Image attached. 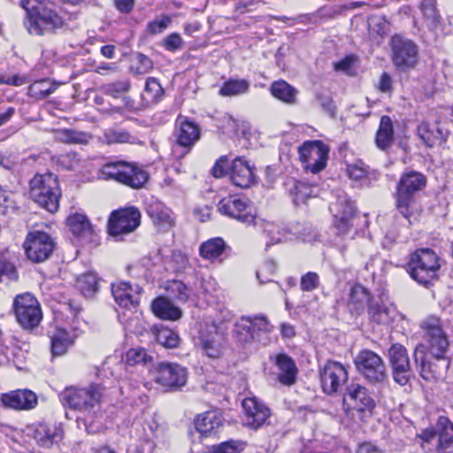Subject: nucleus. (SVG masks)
<instances>
[{"label":"nucleus","mask_w":453,"mask_h":453,"mask_svg":"<svg viewBox=\"0 0 453 453\" xmlns=\"http://www.w3.org/2000/svg\"><path fill=\"white\" fill-rule=\"evenodd\" d=\"M421 327L425 331L427 344L417 346L414 359L416 364H419L420 375L424 380H437L443 376L449 366L446 358L449 341L440 319L436 317L425 319Z\"/></svg>","instance_id":"obj_1"},{"label":"nucleus","mask_w":453,"mask_h":453,"mask_svg":"<svg viewBox=\"0 0 453 453\" xmlns=\"http://www.w3.org/2000/svg\"><path fill=\"white\" fill-rule=\"evenodd\" d=\"M19 5L26 12L24 26L35 36L55 35L68 27L71 15L57 9L50 0H20Z\"/></svg>","instance_id":"obj_2"},{"label":"nucleus","mask_w":453,"mask_h":453,"mask_svg":"<svg viewBox=\"0 0 453 453\" xmlns=\"http://www.w3.org/2000/svg\"><path fill=\"white\" fill-rule=\"evenodd\" d=\"M61 196L58 178L52 173H37L29 181L30 198L50 213L58 210Z\"/></svg>","instance_id":"obj_3"},{"label":"nucleus","mask_w":453,"mask_h":453,"mask_svg":"<svg viewBox=\"0 0 453 453\" xmlns=\"http://www.w3.org/2000/svg\"><path fill=\"white\" fill-rule=\"evenodd\" d=\"M441 268L439 256L431 249H418L410 255L407 271L419 284L427 285L437 278Z\"/></svg>","instance_id":"obj_4"},{"label":"nucleus","mask_w":453,"mask_h":453,"mask_svg":"<svg viewBox=\"0 0 453 453\" xmlns=\"http://www.w3.org/2000/svg\"><path fill=\"white\" fill-rule=\"evenodd\" d=\"M104 390L100 384L82 388H68L62 393L61 401L70 409L90 413L100 407Z\"/></svg>","instance_id":"obj_5"},{"label":"nucleus","mask_w":453,"mask_h":453,"mask_svg":"<svg viewBox=\"0 0 453 453\" xmlns=\"http://www.w3.org/2000/svg\"><path fill=\"white\" fill-rule=\"evenodd\" d=\"M426 184V177L415 171L403 173L397 185L396 208L411 224L412 211L415 205L414 194Z\"/></svg>","instance_id":"obj_6"},{"label":"nucleus","mask_w":453,"mask_h":453,"mask_svg":"<svg viewBox=\"0 0 453 453\" xmlns=\"http://www.w3.org/2000/svg\"><path fill=\"white\" fill-rule=\"evenodd\" d=\"M345 412L354 422H366L372 415L375 402L366 388L351 385L343 398Z\"/></svg>","instance_id":"obj_7"},{"label":"nucleus","mask_w":453,"mask_h":453,"mask_svg":"<svg viewBox=\"0 0 453 453\" xmlns=\"http://www.w3.org/2000/svg\"><path fill=\"white\" fill-rule=\"evenodd\" d=\"M102 173L106 179L114 180L132 188H142L149 180L147 172L125 161L106 164Z\"/></svg>","instance_id":"obj_8"},{"label":"nucleus","mask_w":453,"mask_h":453,"mask_svg":"<svg viewBox=\"0 0 453 453\" xmlns=\"http://www.w3.org/2000/svg\"><path fill=\"white\" fill-rule=\"evenodd\" d=\"M357 372L371 384H382L388 379L383 359L370 349L360 350L354 359Z\"/></svg>","instance_id":"obj_9"},{"label":"nucleus","mask_w":453,"mask_h":453,"mask_svg":"<svg viewBox=\"0 0 453 453\" xmlns=\"http://www.w3.org/2000/svg\"><path fill=\"white\" fill-rule=\"evenodd\" d=\"M226 335L212 320L200 323L196 344L211 358H219L225 347Z\"/></svg>","instance_id":"obj_10"},{"label":"nucleus","mask_w":453,"mask_h":453,"mask_svg":"<svg viewBox=\"0 0 453 453\" xmlns=\"http://www.w3.org/2000/svg\"><path fill=\"white\" fill-rule=\"evenodd\" d=\"M23 247L30 261L42 263L52 255L56 242L46 232L32 231L27 234Z\"/></svg>","instance_id":"obj_11"},{"label":"nucleus","mask_w":453,"mask_h":453,"mask_svg":"<svg viewBox=\"0 0 453 453\" xmlns=\"http://www.w3.org/2000/svg\"><path fill=\"white\" fill-rule=\"evenodd\" d=\"M13 309L17 321L23 328L32 329L42 320V313L40 304L36 298L28 293L17 296Z\"/></svg>","instance_id":"obj_12"},{"label":"nucleus","mask_w":453,"mask_h":453,"mask_svg":"<svg viewBox=\"0 0 453 453\" xmlns=\"http://www.w3.org/2000/svg\"><path fill=\"white\" fill-rule=\"evenodd\" d=\"M392 62L400 71H406L415 67L418 60V49L417 44L401 35H394L391 39Z\"/></svg>","instance_id":"obj_13"},{"label":"nucleus","mask_w":453,"mask_h":453,"mask_svg":"<svg viewBox=\"0 0 453 453\" xmlns=\"http://www.w3.org/2000/svg\"><path fill=\"white\" fill-rule=\"evenodd\" d=\"M298 153L303 167L317 173L326 166L329 147L319 140L307 141L299 147Z\"/></svg>","instance_id":"obj_14"},{"label":"nucleus","mask_w":453,"mask_h":453,"mask_svg":"<svg viewBox=\"0 0 453 453\" xmlns=\"http://www.w3.org/2000/svg\"><path fill=\"white\" fill-rule=\"evenodd\" d=\"M218 210L222 215L251 224L256 219L253 205L246 198L237 195H230L222 198L218 203Z\"/></svg>","instance_id":"obj_15"},{"label":"nucleus","mask_w":453,"mask_h":453,"mask_svg":"<svg viewBox=\"0 0 453 453\" xmlns=\"http://www.w3.org/2000/svg\"><path fill=\"white\" fill-rule=\"evenodd\" d=\"M141 223V213L134 207L123 208L111 213L108 232L111 236L130 234Z\"/></svg>","instance_id":"obj_16"},{"label":"nucleus","mask_w":453,"mask_h":453,"mask_svg":"<svg viewBox=\"0 0 453 453\" xmlns=\"http://www.w3.org/2000/svg\"><path fill=\"white\" fill-rule=\"evenodd\" d=\"M334 216V227L338 234H346L353 226L355 207L345 193L337 196L336 201L330 205Z\"/></svg>","instance_id":"obj_17"},{"label":"nucleus","mask_w":453,"mask_h":453,"mask_svg":"<svg viewBox=\"0 0 453 453\" xmlns=\"http://www.w3.org/2000/svg\"><path fill=\"white\" fill-rule=\"evenodd\" d=\"M319 378L323 391L332 395L342 388L348 380V372L341 363L327 361L319 367Z\"/></svg>","instance_id":"obj_18"},{"label":"nucleus","mask_w":453,"mask_h":453,"mask_svg":"<svg viewBox=\"0 0 453 453\" xmlns=\"http://www.w3.org/2000/svg\"><path fill=\"white\" fill-rule=\"evenodd\" d=\"M185 367L175 363H160L155 370V381L170 389H178L187 382Z\"/></svg>","instance_id":"obj_19"},{"label":"nucleus","mask_w":453,"mask_h":453,"mask_svg":"<svg viewBox=\"0 0 453 453\" xmlns=\"http://www.w3.org/2000/svg\"><path fill=\"white\" fill-rule=\"evenodd\" d=\"M388 355L394 380L401 386L406 385L411 377V365L407 349L400 344H394L389 349Z\"/></svg>","instance_id":"obj_20"},{"label":"nucleus","mask_w":453,"mask_h":453,"mask_svg":"<svg viewBox=\"0 0 453 453\" xmlns=\"http://www.w3.org/2000/svg\"><path fill=\"white\" fill-rule=\"evenodd\" d=\"M242 406L243 410V423L250 428H259L271 416L270 409L257 397L244 398Z\"/></svg>","instance_id":"obj_21"},{"label":"nucleus","mask_w":453,"mask_h":453,"mask_svg":"<svg viewBox=\"0 0 453 453\" xmlns=\"http://www.w3.org/2000/svg\"><path fill=\"white\" fill-rule=\"evenodd\" d=\"M142 288L128 282H119L111 284V293L116 303L126 310L135 309L140 302Z\"/></svg>","instance_id":"obj_22"},{"label":"nucleus","mask_w":453,"mask_h":453,"mask_svg":"<svg viewBox=\"0 0 453 453\" xmlns=\"http://www.w3.org/2000/svg\"><path fill=\"white\" fill-rule=\"evenodd\" d=\"M2 403L14 410H30L37 404L36 395L28 389H18L1 395Z\"/></svg>","instance_id":"obj_23"},{"label":"nucleus","mask_w":453,"mask_h":453,"mask_svg":"<svg viewBox=\"0 0 453 453\" xmlns=\"http://www.w3.org/2000/svg\"><path fill=\"white\" fill-rule=\"evenodd\" d=\"M417 132L419 138L430 148L441 146L449 135V131L440 124L426 121L418 126Z\"/></svg>","instance_id":"obj_24"},{"label":"nucleus","mask_w":453,"mask_h":453,"mask_svg":"<svg viewBox=\"0 0 453 453\" xmlns=\"http://www.w3.org/2000/svg\"><path fill=\"white\" fill-rule=\"evenodd\" d=\"M35 441L44 448H50L62 440L63 430L55 424L39 422L33 426Z\"/></svg>","instance_id":"obj_25"},{"label":"nucleus","mask_w":453,"mask_h":453,"mask_svg":"<svg viewBox=\"0 0 453 453\" xmlns=\"http://www.w3.org/2000/svg\"><path fill=\"white\" fill-rule=\"evenodd\" d=\"M200 138L199 127L185 117L180 116L176 120L177 143L185 148L192 147Z\"/></svg>","instance_id":"obj_26"},{"label":"nucleus","mask_w":453,"mask_h":453,"mask_svg":"<svg viewBox=\"0 0 453 453\" xmlns=\"http://www.w3.org/2000/svg\"><path fill=\"white\" fill-rule=\"evenodd\" d=\"M230 179L234 186L248 188L255 182V174L247 161L235 158L232 163Z\"/></svg>","instance_id":"obj_27"},{"label":"nucleus","mask_w":453,"mask_h":453,"mask_svg":"<svg viewBox=\"0 0 453 453\" xmlns=\"http://www.w3.org/2000/svg\"><path fill=\"white\" fill-rule=\"evenodd\" d=\"M270 359L278 367V380L280 383L290 386L296 382L297 368L295 361L287 354L271 356Z\"/></svg>","instance_id":"obj_28"},{"label":"nucleus","mask_w":453,"mask_h":453,"mask_svg":"<svg viewBox=\"0 0 453 453\" xmlns=\"http://www.w3.org/2000/svg\"><path fill=\"white\" fill-rule=\"evenodd\" d=\"M66 222L70 231L74 235L88 242L94 241V229L85 215L81 213L72 214L67 218Z\"/></svg>","instance_id":"obj_29"},{"label":"nucleus","mask_w":453,"mask_h":453,"mask_svg":"<svg viewBox=\"0 0 453 453\" xmlns=\"http://www.w3.org/2000/svg\"><path fill=\"white\" fill-rule=\"evenodd\" d=\"M146 211L155 225L161 229H167L173 226L171 211L157 201L147 203Z\"/></svg>","instance_id":"obj_30"},{"label":"nucleus","mask_w":453,"mask_h":453,"mask_svg":"<svg viewBox=\"0 0 453 453\" xmlns=\"http://www.w3.org/2000/svg\"><path fill=\"white\" fill-rule=\"evenodd\" d=\"M151 311L157 318L165 320H177L181 315V310L169 299L160 296L151 303Z\"/></svg>","instance_id":"obj_31"},{"label":"nucleus","mask_w":453,"mask_h":453,"mask_svg":"<svg viewBox=\"0 0 453 453\" xmlns=\"http://www.w3.org/2000/svg\"><path fill=\"white\" fill-rule=\"evenodd\" d=\"M394 142V127L390 117L384 115L380 118V126L376 133V146L382 150H388Z\"/></svg>","instance_id":"obj_32"},{"label":"nucleus","mask_w":453,"mask_h":453,"mask_svg":"<svg viewBox=\"0 0 453 453\" xmlns=\"http://www.w3.org/2000/svg\"><path fill=\"white\" fill-rule=\"evenodd\" d=\"M270 92L275 98L285 104H295L296 103L297 89L283 80L273 82Z\"/></svg>","instance_id":"obj_33"},{"label":"nucleus","mask_w":453,"mask_h":453,"mask_svg":"<svg viewBox=\"0 0 453 453\" xmlns=\"http://www.w3.org/2000/svg\"><path fill=\"white\" fill-rule=\"evenodd\" d=\"M251 317H242L234 325L233 336L242 345L255 341V333L252 329Z\"/></svg>","instance_id":"obj_34"},{"label":"nucleus","mask_w":453,"mask_h":453,"mask_svg":"<svg viewBox=\"0 0 453 453\" xmlns=\"http://www.w3.org/2000/svg\"><path fill=\"white\" fill-rule=\"evenodd\" d=\"M221 425V418L215 411L199 414L195 419L196 430L203 435H208Z\"/></svg>","instance_id":"obj_35"},{"label":"nucleus","mask_w":453,"mask_h":453,"mask_svg":"<svg viewBox=\"0 0 453 453\" xmlns=\"http://www.w3.org/2000/svg\"><path fill=\"white\" fill-rule=\"evenodd\" d=\"M395 311L393 306H387L375 300L371 302L368 309L371 319L378 324L383 325H388L393 320Z\"/></svg>","instance_id":"obj_36"},{"label":"nucleus","mask_w":453,"mask_h":453,"mask_svg":"<svg viewBox=\"0 0 453 453\" xmlns=\"http://www.w3.org/2000/svg\"><path fill=\"white\" fill-rule=\"evenodd\" d=\"M252 329L255 333V341L267 344L270 342V334L273 326L270 324L268 319L264 315H256L251 317Z\"/></svg>","instance_id":"obj_37"},{"label":"nucleus","mask_w":453,"mask_h":453,"mask_svg":"<svg viewBox=\"0 0 453 453\" xmlns=\"http://www.w3.org/2000/svg\"><path fill=\"white\" fill-rule=\"evenodd\" d=\"M419 8L428 28L432 31L436 30L441 20V17L436 7V1L422 0Z\"/></svg>","instance_id":"obj_38"},{"label":"nucleus","mask_w":453,"mask_h":453,"mask_svg":"<svg viewBox=\"0 0 453 453\" xmlns=\"http://www.w3.org/2000/svg\"><path fill=\"white\" fill-rule=\"evenodd\" d=\"M250 87L245 79H230L223 83L219 93L222 96H238L248 93Z\"/></svg>","instance_id":"obj_39"},{"label":"nucleus","mask_w":453,"mask_h":453,"mask_svg":"<svg viewBox=\"0 0 453 453\" xmlns=\"http://www.w3.org/2000/svg\"><path fill=\"white\" fill-rule=\"evenodd\" d=\"M225 249L226 243L222 238H213L200 246V254L203 258L214 261L220 257Z\"/></svg>","instance_id":"obj_40"},{"label":"nucleus","mask_w":453,"mask_h":453,"mask_svg":"<svg viewBox=\"0 0 453 453\" xmlns=\"http://www.w3.org/2000/svg\"><path fill=\"white\" fill-rule=\"evenodd\" d=\"M438 453H453V425L446 424L438 431Z\"/></svg>","instance_id":"obj_41"},{"label":"nucleus","mask_w":453,"mask_h":453,"mask_svg":"<svg viewBox=\"0 0 453 453\" xmlns=\"http://www.w3.org/2000/svg\"><path fill=\"white\" fill-rule=\"evenodd\" d=\"M56 138L65 143L86 144L88 142L90 135L84 132L65 128L56 132Z\"/></svg>","instance_id":"obj_42"},{"label":"nucleus","mask_w":453,"mask_h":453,"mask_svg":"<svg viewBox=\"0 0 453 453\" xmlns=\"http://www.w3.org/2000/svg\"><path fill=\"white\" fill-rule=\"evenodd\" d=\"M73 344V340L65 330L59 329L51 338V352L54 356L64 355Z\"/></svg>","instance_id":"obj_43"},{"label":"nucleus","mask_w":453,"mask_h":453,"mask_svg":"<svg viewBox=\"0 0 453 453\" xmlns=\"http://www.w3.org/2000/svg\"><path fill=\"white\" fill-rule=\"evenodd\" d=\"M77 284L79 289L86 297L92 296L98 290V279L93 273H87L80 276Z\"/></svg>","instance_id":"obj_44"},{"label":"nucleus","mask_w":453,"mask_h":453,"mask_svg":"<svg viewBox=\"0 0 453 453\" xmlns=\"http://www.w3.org/2000/svg\"><path fill=\"white\" fill-rule=\"evenodd\" d=\"M104 137L107 143H135L137 138L123 129L110 128L105 130Z\"/></svg>","instance_id":"obj_45"},{"label":"nucleus","mask_w":453,"mask_h":453,"mask_svg":"<svg viewBox=\"0 0 453 453\" xmlns=\"http://www.w3.org/2000/svg\"><path fill=\"white\" fill-rule=\"evenodd\" d=\"M263 232L268 238L266 246L280 243L285 238V233L273 222L265 221L262 225Z\"/></svg>","instance_id":"obj_46"},{"label":"nucleus","mask_w":453,"mask_h":453,"mask_svg":"<svg viewBox=\"0 0 453 453\" xmlns=\"http://www.w3.org/2000/svg\"><path fill=\"white\" fill-rule=\"evenodd\" d=\"M126 359L130 365H146L152 361V356L143 348H133L127 352Z\"/></svg>","instance_id":"obj_47"},{"label":"nucleus","mask_w":453,"mask_h":453,"mask_svg":"<svg viewBox=\"0 0 453 453\" xmlns=\"http://www.w3.org/2000/svg\"><path fill=\"white\" fill-rule=\"evenodd\" d=\"M130 89V81L127 80L118 81L103 86V92L110 96L118 98Z\"/></svg>","instance_id":"obj_48"},{"label":"nucleus","mask_w":453,"mask_h":453,"mask_svg":"<svg viewBox=\"0 0 453 453\" xmlns=\"http://www.w3.org/2000/svg\"><path fill=\"white\" fill-rule=\"evenodd\" d=\"M294 190L296 200L300 202H304L307 198L318 195L316 186L309 185L303 181L295 180Z\"/></svg>","instance_id":"obj_49"},{"label":"nucleus","mask_w":453,"mask_h":453,"mask_svg":"<svg viewBox=\"0 0 453 453\" xmlns=\"http://www.w3.org/2000/svg\"><path fill=\"white\" fill-rule=\"evenodd\" d=\"M157 341L165 348H176L180 343V338L176 333L169 328H163L157 334Z\"/></svg>","instance_id":"obj_50"},{"label":"nucleus","mask_w":453,"mask_h":453,"mask_svg":"<svg viewBox=\"0 0 453 453\" xmlns=\"http://www.w3.org/2000/svg\"><path fill=\"white\" fill-rule=\"evenodd\" d=\"M347 173L350 179L355 180H365L368 176V166L363 162H356L347 166Z\"/></svg>","instance_id":"obj_51"},{"label":"nucleus","mask_w":453,"mask_h":453,"mask_svg":"<svg viewBox=\"0 0 453 453\" xmlns=\"http://www.w3.org/2000/svg\"><path fill=\"white\" fill-rule=\"evenodd\" d=\"M18 279L16 267L11 262L0 260V281L8 284Z\"/></svg>","instance_id":"obj_52"},{"label":"nucleus","mask_w":453,"mask_h":453,"mask_svg":"<svg viewBox=\"0 0 453 453\" xmlns=\"http://www.w3.org/2000/svg\"><path fill=\"white\" fill-rule=\"evenodd\" d=\"M137 65L131 66V72L135 75L148 73L153 68L152 60L142 53L136 56Z\"/></svg>","instance_id":"obj_53"},{"label":"nucleus","mask_w":453,"mask_h":453,"mask_svg":"<svg viewBox=\"0 0 453 453\" xmlns=\"http://www.w3.org/2000/svg\"><path fill=\"white\" fill-rule=\"evenodd\" d=\"M162 46L168 51L175 52L184 48V41L178 33H172L162 41Z\"/></svg>","instance_id":"obj_54"},{"label":"nucleus","mask_w":453,"mask_h":453,"mask_svg":"<svg viewBox=\"0 0 453 453\" xmlns=\"http://www.w3.org/2000/svg\"><path fill=\"white\" fill-rule=\"evenodd\" d=\"M319 286V276L317 273L309 272L302 276L300 281L301 289L304 292L313 291Z\"/></svg>","instance_id":"obj_55"},{"label":"nucleus","mask_w":453,"mask_h":453,"mask_svg":"<svg viewBox=\"0 0 453 453\" xmlns=\"http://www.w3.org/2000/svg\"><path fill=\"white\" fill-rule=\"evenodd\" d=\"M167 290L170 291L174 296V297L180 302H186L189 296L187 286L179 280H173L171 282L167 288Z\"/></svg>","instance_id":"obj_56"},{"label":"nucleus","mask_w":453,"mask_h":453,"mask_svg":"<svg viewBox=\"0 0 453 453\" xmlns=\"http://www.w3.org/2000/svg\"><path fill=\"white\" fill-rule=\"evenodd\" d=\"M356 61L357 58L353 55H349L334 63V66L338 72H342L348 75H353L355 73Z\"/></svg>","instance_id":"obj_57"},{"label":"nucleus","mask_w":453,"mask_h":453,"mask_svg":"<svg viewBox=\"0 0 453 453\" xmlns=\"http://www.w3.org/2000/svg\"><path fill=\"white\" fill-rule=\"evenodd\" d=\"M35 96L44 98L56 90V86L50 84L47 81L35 82L30 88Z\"/></svg>","instance_id":"obj_58"},{"label":"nucleus","mask_w":453,"mask_h":453,"mask_svg":"<svg viewBox=\"0 0 453 453\" xmlns=\"http://www.w3.org/2000/svg\"><path fill=\"white\" fill-rule=\"evenodd\" d=\"M172 19L168 16H164L160 19L150 21L147 25V31L151 35L162 33L171 23Z\"/></svg>","instance_id":"obj_59"},{"label":"nucleus","mask_w":453,"mask_h":453,"mask_svg":"<svg viewBox=\"0 0 453 453\" xmlns=\"http://www.w3.org/2000/svg\"><path fill=\"white\" fill-rule=\"evenodd\" d=\"M317 100L319 104L321 109L328 114L330 117L334 118L335 116L336 107L334 104L333 99L326 95L319 94L317 95Z\"/></svg>","instance_id":"obj_60"},{"label":"nucleus","mask_w":453,"mask_h":453,"mask_svg":"<svg viewBox=\"0 0 453 453\" xmlns=\"http://www.w3.org/2000/svg\"><path fill=\"white\" fill-rule=\"evenodd\" d=\"M350 300L355 303H365L370 301V296L365 288L356 286L351 289Z\"/></svg>","instance_id":"obj_61"},{"label":"nucleus","mask_w":453,"mask_h":453,"mask_svg":"<svg viewBox=\"0 0 453 453\" xmlns=\"http://www.w3.org/2000/svg\"><path fill=\"white\" fill-rule=\"evenodd\" d=\"M145 90L152 98L157 97L163 91L161 85L156 78L150 77L145 84Z\"/></svg>","instance_id":"obj_62"},{"label":"nucleus","mask_w":453,"mask_h":453,"mask_svg":"<svg viewBox=\"0 0 453 453\" xmlns=\"http://www.w3.org/2000/svg\"><path fill=\"white\" fill-rule=\"evenodd\" d=\"M228 165L226 159L220 158L212 168V174L216 178H222L227 174Z\"/></svg>","instance_id":"obj_63"},{"label":"nucleus","mask_w":453,"mask_h":453,"mask_svg":"<svg viewBox=\"0 0 453 453\" xmlns=\"http://www.w3.org/2000/svg\"><path fill=\"white\" fill-rule=\"evenodd\" d=\"M379 89L381 92H390L392 90V79L387 73H383L379 81Z\"/></svg>","instance_id":"obj_64"}]
</instances>
